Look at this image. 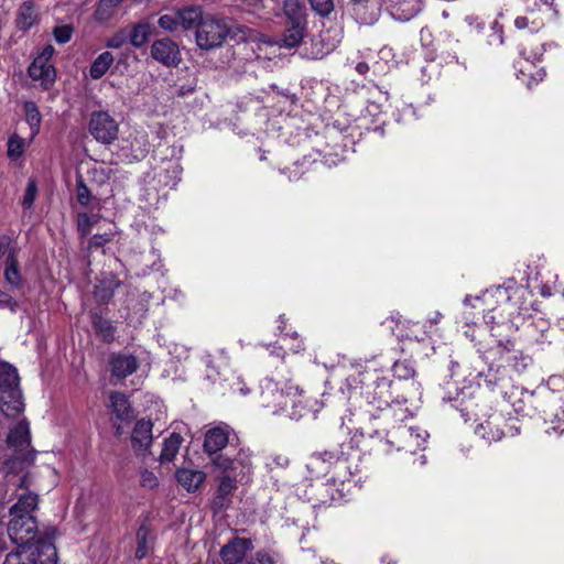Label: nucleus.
Returning a JSON list of instances; mask_svg holds the SVG:
<instances>
[{
  "instance_id": "obj_1",
  "label": "nucleus",
  "mask_w": 564,
  "mask_h": 564,
  "mask_svg": "<svg viewBox=\"0 0 564 564\" xmlns=\"http://www.w3.org/2000/svg\"><path fill=\"white\" fill-rule=\"evenodd\" d=\"M7 443L12 451L11 456L2 465L7 491H11L18 501L9 509L10 521L8 534L18 545L37 544L47 539L34 541L37 522L33 516L39 503V497L30 491V475L28 468L34 463L35 451L31 447L30 424L23 419L10 429Z\"/></svg>"
},
{
  "instance_id": "obj_2",
  "label": "nucleus",
  "mask_w": 564,
  "mask_h": 564,
  "mask_svg": "<svg viewBox=\"0 0 564 564\" xmlns=\"http://www.w3.org/2000/svg\"><path fill=\"white\" fill-rule=\"evenodd\" d=\"M212 462L217 469L226 473L220 478L217 492L213 499V509L220 511L231 503L238 478L242 480L251 473V455L248 451L241 449L234 459L226 455H217L213 457Z\"/></svg>"
},
{
  "instance_id": "obj_3",
  "label": "nucleus",
  "mask_w": 564,
  "mask_h": 564,
  "mask_svg": "<svg viewBox=\"0 0 564 564\" xmlns=\"http://www.w3.org/2000/svg\"><path fill=\"white\" fill-rule=\"evenodd\" d=\"M182 21L184 30H195V41L200 50L210 51L223 46L229 34V26L224 19L199 8H186Z\"/></svg>"
},
{
  "instance_id": "obj_4",
  "label": "nucleus",
  "mask_w": 564,
  "mask_h": 564,
  "mask_svg": "<svg viewBox=\"0 0 564 564\" xmlns=\"http://www.w3.org/2000/svg\"><path fill=\"white\" fill-rule=\"evenodd\" d=\"M0 410L6 416H15L24 410L19 375L10 364H0Z\"/></svg>"
},
{
  "instance_id": "obj_5",
  "label": "nucleus",
  "mask_w": 564,
  "mask_h": 564,
  "mask_svg": "<svg viewBox=\"0 0 564 564\" xmlns=\"http://www.w3.org/2000/svg\"><path fill=\"white\" fill-rule=\"evenodd\" d=\"M306 35V10L303 0H284V48L302 45Z\"/></svg>"
},
{
  "instance_id": "obj_6",
  "label": "nucleus",
  "mask_w": 564,
  "mask_h": 564,
  "mask_svg": "<svg viewBox=\"0 0 564 564\" xmlns=\"http://www.w3.org/2000/svg\"><path fill=\"white\" fill-rule=\"evenodd\" d=\"M3 564H57V551L52 541L18 545L7 554Z\"/></svg>"
},
{
  "instance_id": "obj_7",
  "label": "nucleus",
  "mask_w": 564,
  "mask_h": 564,
  "mask_svg": "<svg viewBox=\"0 0 564 564\" xmlns=\"http://www.w3.org/2000/svg\"><path fill=\"white\" fill-rule=\"evenodd\" d=\"M89 132L96 141L102 144L113 143L119 133L118 121L107 111H95L90 116Z\"/></svg>"
},
{
  "instance_id": "obj_8",
  "label": "nucleus",
  "mask_w": 564,
  "mask_h": 564,
  "mask_svg": "<svg viewBox=\"0 0 564 564\" xmlns=\"http://www.w3.org/2000/svg\"><path fill=\"white\" fill-rule=\"evenodd\" d=\"M151 56L166 67H175L181 61L178 45L171 39H160L151 45Z\"/></svg>"
},
{
  "instance_id": "obj_9",
  "label": "nucleus",
  "mask_w": 564,
  "mask_h": 564,
  "mask_svg": "<svg viewBox=\"0 0 564 564\" xmlns=\"http://www.w3.org/2000/svg\"><path fill=\"white\" fill-rule=\"evenodd\" d=\"M111 377L122 380L135 372L139 368V360L131 354H112L109 357Z\"/></svg>"
},
{
  "instance_id": "obj_10",
  "label": "nucleus",
  "mask_w": 564,
  "mask_h": 564,
  "mask_svg": "<svg viewBox=\"0 0 564 564\" xmlns=\"http://www.w3.org/2000/svg\"><path fill=\"white\" fill-rule=\"evenodd\" d=\"M251 547V540L235 538L220 549L219 554L225 564H238Z\"/></svg>"
},
{
  "instance_id": "obj_11",
  "label": "nucleus",
  "mask_w": 564,
  "mask_h": 564,
  "mask_svg": "<svg viewBox=\"0 0 564 564\" xmlns=\"http://www.w3.org/2000/svg\"><path fill=\"white\" fill-rule=\"evenodd\" d=\"M398 451H405L414 454L417 449H423L426 443L425 436L421 435L419 430L400 426L397 430Z\"/></svg>"
},
{
  "instance_id": "obj_12",
  "label": "nucleus",
  "mask_w": 564,
  "mask_h": 564,
  "mask_svg": "<svg viewBox=\"0 0 564 564\" xmlns=\"http://www.w3.org/2000/svg\"><path fill=\"white\" fill-rule=\"evenodd\" d=\"M120 280L113 273H101L94 286V299L99 304H107L112 299L115 291L120 286Z\"/></svg>"
},
{
  "instance_id": "obj_13",
  "label": "nucleus",
  "mask_w": 564,
  "mask_h": 564,
  "mask_svg": "<svg viewBox=\"0 0 564 564\" xmlns=\"http://www.w3.org/2000/svg\"><path fill=\"white\" fill-rule=\"evenodd\" d=\"M229 426L221 425L209 429L205 434L204 449L208 455L216 457L219 451L229 443Z\"/></svg>"
},
{
  "instance_id": "obj_14",
  "label": "nucleus",
  "mask_w": 564,
  "mask_h": 564,
  "mask_svg": "<svg viewBox=\"0 0 564 564\" xmlns=\"http://www.w3.org/2000/svg\"><path fill=\"white\" fill-rule=\"evenodd\" d=\"M29 76L39 82L45 90L50 89L56 80V70L51 63H44L41 59H33L28 69Z\"/></svg>"
},
{
  "instance_id": "obj_15",
  "label": "nucleus",
  "mask_w": 564,
  "mask_h": 564,
  "mask_svg": "<svg viewBox=\"0 0 564 564\" xmlns=\"http://www.w3.org/2000/svg\"><path fill=\"white\" fill-rule=\"evenodd\" d=\"M132 447L138 452H145L152 443V423L140 420L135 423L131 435Z\"/></svg>"
},
{
  "instance_id": "obj_16",
  "label": "nucleus",
  "mask_w": 564,
  "mask_h": 564,
  "mask_svg": "<svg viewBox=\"0 0 564 564\" xmlns=\"http://www.w3.org/2000/svg\"><path fill=\"white\" fill-rule=\"evenodd\" d=\"M176 479L183 488L193 492L205 481L206 475L202 470L181 468L176 471Z\"/></svg>"
},
{
  "instance_id": "obj_17",
  "label": "nucleus",
  "mask_w": 564,
  "mask_h": 564,
  "mask_svg": "<svg viewBox=\"0 0 564 564\" xmlns=\"http://www.w3.org/2000/svg\"><path fill=\"white\" fill-rule=\"evenodd\" d=\"M261 390L262 405L273 408V413L276 414L279 412L276 406L282 398V391L279 389L278 382L267 378L261 382Z\"/></svg>"
},
{
  "instance_id": "obj_18",
  "label": "nucleus",
  "mask_w": 564,
  "mask_h": 564,
  "mask_svg": "<svg viewBox=\"0 0 564 564\" xmlns=\"http://www.w3.org/2000/svg\"><path fill=\"white\" fill-rule=\"evenodd\" d=\"M109 399L112 412L119 420L130 421L134 417L133 409L124 393L117 391L111 392Z\"/></svg>"
},
{
  "instance_id": "obj_19",
  "label": "nucleus",
  "mask_w": 564,
  "mask_h": 564,
  "mask_svg": "<svg viewBox=\"0 0 564 564\" xmlns=\"http://www.w3.org/2000/svg\"><path fill=\"white\" fill-rule=\"evenodd\" d=\"M37 21V13L35 11V6L31 1H24L19 10L15 20L17 28L19 30L26 31L31 29Z\"/></svg>"
},
{
  "instance_id": "obj_20",
  "label": "nucleus",
  "mask_w": 564,
  "mask_h": 564,
  "mask_svg": "<svg viewBox=\"0 0 564 564\" xmlns=\"http://www.w3.org/2000/svg\"><path fill=\"white\" fill-rule=\"evenodd\" d=\"M23 111L25 122L29 124L31 141L40 133L41 123H42V115L39 110V107L34 101H25L23 104Z\"/></svg>"
},
{
  "instance_id": "obj_21",
  "label": "nucleus",
  "mask_w": 564,
  "mask_h": 564,
  "mask_svg": "<svg viewBox=\"0 0 564 564\" xmlns=\"http://www.w3.org/2000/svg\"><path fill=\"white\" fill-rule=\"evenodd\" d=\"M182 442L183 437L177 433H172L167 438H165L160 455L161 463L172 462L176 457Z\"/></svg>"
},
{
  "instance_id": "obj_22",
  "label": "nucleus",
  "mask_w": 564,
  "mask_h": 564,
  "mask_svg": "<svg viewBox=\"0 0 564 564\" xmlns=\"http://www.w3.org/2000/svg\"><path fill=\"white\" fill-rule=\"evenodd\" d=\"M113 61V55L108 51L99 54L90 65V77L93 79L101 78L108 72Z\"/></svg>"
},
{
  "instance_id": "obj_23",
  "label": "nucleus",
  "mask_w": 564,
  "mask_h": 564,
  "mask_svg": "<svg viewBox=\"0 0 564 564\" xmlns=\"http://www.w3.org/2000/svg\"><path fill=\"white\" fill-rule=\"evenodd\" d=\"M32 142L33 141H31V137L26 140L15 132L12 133L8 139V158L11 160L20 159L24 154L26 148L30 147Z\"/></svg>"
},
{
  "instance_id": "obj_24",
  "label": "nucleus",
  "mask_w": 564,
  "mask_h": 564,
  "mask_svg": "<svg viewBox=\"0 0 564 564\" xmlns=\"http://www.w3.org/2000/svg\"><path fill=\"white\" fill-rule=\"evenodd\" d=\"M123 0H100L95 11L96 20L106 22L113 18L120 11V4Z\"/></svg>"
},
{
  "instance_id": "obj_25",
  "label": "nucleus",
  "mask_w": 564,
  "mask_h": 564,
  "mask_svg": "<svg viewBox=\"0 0 564 564\" xmlns=\"http://www.w3.org/2000/svg\"><path fill=\"white\" fill-rule=\"evenodd\" d=\"M6 281L12 286L17 288L22 283V275L19 270L18 260L14 250H10L6 261L4 268Z\"/></svg>"
},
{
  "instance_id": "obj_26",
  "label": "nucleus",
  "mask_w": 564,
  "mask_h": 564,
  "mask_svg": "<svg viewBox=\"0 0 564 564\" xmlns=\"http://www.w3.org/2000/svg\"><path fill=\"white\" fill-rule=\"evenodd\" d=\"M93 326L97 334L101 336L105 341L109 343L113 340L116 329L110 321L104 318L98 314H95L93 316Z\"/></svg>"
},
{
  "instance_id": "obj_27",
  "label": "nucleus",
  "mask_w": 564,
  "mask_h": 564,
  "mask_svg": "<svg viewBox=\"0 0 564 564\" xmlns=\"http://www.w3.org/2000/svg\"><path fill=\"white\" fill-rule=\"evenodd\" d=\"M151 538V531L145 525L142 524L137 532V550L135 557L138 560L144 558L149 553V540Z\"/></svg>"
},
{
  "instance_id": "obj_28",
  "label": "nucleus",
  "mask_w": 564,
  "mask_h": 564,
  "mask_svg": "<svg viewBox=\"0 0 564 564\" xmlns=\"http://www.w3.org/2000/svg\"><path fill=\"white\" fill-rule=\"evenodd\" d=\"M151 25L148 23H140L133 26L130 33V43L135 47L144 45L151 35Z\"/></svg>"
},
{
  "instance_id": "obj_29",
  "label": "nucleus",
  "mask_w": 564,
  "mask_h": 564,
  "mask_svg": "<svg viewBox=\"0 0 564 564\" xmlns=\"http://www.w3.org/2000/svg\"><path fill=\"white\" fill-rule=\"evenodd\" d=\"M186 11V9L178 10L173 14H164L159 18V25L163 30L174 32L178 26L183 28L182 14Z\"/></svg>"
},
{
  "instance_id": "obj_30",
  "label": "nucleus",
  "mask_w": 564,
  "mask_h": 564,
  "mask_svg": "<svg viewBox=\"0 0 564 564\" xmlns=\"http://www.w3.org/2000/svg\"><path fill=\"white\" fill-rule=\"evenodd\" d=\"M311 8L321 17H327L334 10V0H308Z\"/></svg>"
},
{
  "instance_id": "obj_31",
  "label": "nucleus",
  "mask_w": 564,
  "mask_h": 564,
  "mask_svg": "<svg viewBox=\"0 0 564 564\" xmlns=\"http://www.w3.org/2000/svg\"><path fill=\"white\" fill-rule=\"evenodd\" d=\"M139 475H140V480H139L140 485L143 488L153 489L159 486V479L153 471L143 468L139 471Z\"/></svg>"
},
{
  "instance_id": "obj_32",
  "label": "nucleus",
  "mask_w": 564,
  "mask_h": 564,
  "mask_svg": "<svg viewBox=\"0 0 564 564\" xmlns=\"http://www.w3.org/2000/svg\"><path fill=\"white\" fill-rule=\"evenodd\" d=\"M93 225L94 221L88 214H78L77 229L83 237L87 236L91 231Z\"/></svg>"
},
{
  "instance_id": "obj_33",
  "label": "nucleus",
  "mask_w": 564,
  "mask_h": 564,
  "mask_svg": "<svg viewBox=\"0 0 564 564\" xmlns=\"http://www.w3.org/2000/svg\"><path fill=\"white\" fill-rule=\"evenodd\" d=\"M91 193L83 180L77 181V200L83 206H88L91 200Z\"/></svg>"
},
{
  "instance_id": "obj_34",
  "label": "nucleus",
  "mask_w": 564,
  "mask_h": 564,
  "mask_svg": "<svg viewBox=\"0 0 564 564\" xmlns=\"http://www.w3.org/2000/svg\"><path fill=\"white\" fill-rule=\"evenodd\" d=\"M54 39L57 43L64 44L72 39L73 29L69 25H61L54 29Z\"/></svg>"
},
{
  "instance_id": "obj_35",
  "label": "nucleus",
  "mask_w": 564,
  "mask_h": 564,
  "mask_svg": "<svg viewBox=\"0 0 564 564\" xmlns=\"http://www.w3.org/2000/svg\"><path fill=\"white\" fill-rule=\"evenodd\" d=\"M36 193H37V187H36L35 182L30 181L28 183L25 194L23 197V202H22L24 207L30 208L33 205L35 197H36Z\"/></svg>"
},
{
  "instance_id": "obj_36",
  "label": "nucleus",
  "mask_w": 564,
  "mask_h": 564,
  "mask_svg": "<svg viewBox=\"0 0 564 564\" xmlns=\"http://www.w3.org/2000/svg\"><path fill=\"white\" fill-rule=\"evenodd\" d=\"M112 235L109 232L96 234L89 240V248H99L110 242Z\"/></svg>"
},
{
  "instance_id": "obj_37",
  "label": "nucleus",
  "mask_w": 564,
  "mask_h": 564,
  "mask_svg": "<svg viewBox=\"0 0 564 564\" xmlns=\"http://www.w3.org/2000/svg\"><path fill=\"white\" fill-rule=\"evenodd\" d=\"M243 564H273V561L269 554L258 552L252 556L246 557Z\"/></svg>"
},
{
  "instance_id": "obj_38",
  "label": "nucleus",
  "mask_w": 564,
  "mask_h": 564,
  "mask_svg": "<svg viewBox=\"0 0 564 564\" xmlns=\"http://www.w3.org/2000/svg\"><path fill=\"white\" fill-rule=\"evenodd\" d=\"M124 43L126 35L123 33H117L107 40L106 45L110 48H120Z\"/></svg>"
},
{
  "instance_id": "obj_39",
  "label": "nucleus",
  "mask_w": 564,
  "mask_h": 564,
  "mask_svg": "<svg viewBox=\"0 0 564 564\" xmlns=\"http://www.w3.org/2000/svg\"><path fill=\"white\" fill-rule=\"evenodd\" d=\"M322 460L332 464L335 460V455L332 452L317 453L312 456V464Z\"/></svg>"
},
{
  "instance_id": "obj_40",
  "label": "nucleus",
  "mask_w": 564,
  "mask_h": 564,
  "mask_svg": "<svg viewBox=\"0 0 564 564\" xmlns=\"http://www.w3.org/2000/svg\"><path fill=\"white\" fill-rule=\"evenodd\" d=\"M55 50L52 45H47L43 48L41 54L36 56L34 59H41L44 63H50V59L52 58Z\"/></svg>"
},
{
  "instance_id": "obj_41",
  "label": "nucleus",
  "mask_w": 564,
  "mask_h": 564,
  "mask_svg": "<svg viewBox=\"0 0 564 564\" xmlns=\"http://www.w3.org/2000/svg\"><path fill=\"white\" fill-rule=\"evenodd\" d=\"M498 348H499L500 354L511 352V351H513L514 344L510 339H507L506 341L499 340Z\"/></svg>"
},
{
  "instance_id": "obj_42",
  "label": "nucleus",
  "mask_w": 564,
  "mask_h": 564,
  "mask_svg": "<svg viewBox=\"0 0 564 564\" xmlns=\"http://www.w3.org/2000/svg\"><path fill=\"white\" fill-rule=\"evenodd\" d=\"M356 72L365 76L369 72V65L366 62H359L356 65Z\"/></svg>"
},
{
  "instance_id": "obj_43",
  "label": "nucleus",
  "mask_w": 564,
  "mask_h": 564,
  "mask_svg": "<svg viewBox=\"0 0 564 564\" xmlns=\"http://www.w3.org/2000/svg\"><path fill=\"white\" fill-rule=\"evenodd\" d=\"M514 25L518 29H524L528 26V19L525 17H518L514 21Z\"/></svg>"
},
{
  "instance_id": "obj_44",
  "label": "nucleus",
  "mask_w": 564,
  "mask_h": 564,
  "mask_svg": "<svg viewBox=\"0 0 564 564\" xmlns=\"http://www.w3.org/2000/svg\"><path fill=\"white\" fill-rule=\"evenodd\" d=\"M10 242L7 239L0 240V258L9 251Z\"/></svg>"
},
{
  "instance_id": "obj_45",
  "label": "nucleus",
  "mask_w": 564,
  "mask_h": 564,
  "mask_svg": "<svg viewBox=\"0 0 564 564\" xmlns=\"http://www.w3.org/2000/svg\"><path fill=\"white\" fill-rule=\"evenodd\" d=\"M8 547V544H7V539L6 536H0V554L6 551Z\"/></svg>"
},
{
  "instance_id": "obj_46",
  "label": "nucleus",
  "mask_w": 564,
  "mask_h": 564,
  "mask_svg": "<svg viewBox=\"0 0 564 564\" xmlns=\"http://www.w3.org/2000/svg\"><path fill=\"white\" fill-rule=\"evenodd\" d=\"M248 7H256L261 0H241Z\"/></svg>"
},
{
  "instance_id": "obj_47",
  "label": "nucleus",
  "mask_w": 564,
  "mask_h": 564,
  "mask_svg": "<svg viewBox=\"0 0 564 564\" xmlns=\"http://www.w3.org/2000/svg\"><path fill=\"white\" fill-rule=\"evenodd\" d=\"M171 167H172V172H173L175 175H178V174L181 173V169H180L178 164L173 163V164L171 165Z\"/></svg>"
},
{
  "instance_id": "obj_48",
  "label": "nucleus",
  "mask_w": 564,
  "mask_h": 564,
  "mask_svg": "<svg viewBox=\"0 0 564 564\" xmlns=\"http://www.w3.org/2000/svg\"><path fill=\"white\" fill-rule=\"evenodd\" d=\"M484 429H485V426H484L482 424H481V425H479V426H477V429H476V433H477V434H480L481 436H484V437H485V435L481 433V431H482Z\"/></svg>"
},
{
  "instance_id": "obj_49",
  "label": "nucleus",
  "mask_w": 564,
  "mask_h": 564,
  "mask_svg": "<svg viewBox=\"0 0 564 564\" xmlns=\"http://www.w3.org/2000/svg\"><path fill=\"white\" fill-rule=\"evenodd\" d=\"M356 6H361L366 0H352Z\"/></svg>"
},
{
  "instance_id": "obj_50",
  "label": "nucleus",
  "mask_w": 564,
  "mask_h": 564,
  "mask_svg": "<svg viewBox=\"0 0 564 564\" xmlns=\"http://www.w3.org/2000/svg\"><path fill=\"white\" fill-rule=\"evenodd\" d=\"M357 10H360V7H359V6H357V8H354V11H356V12H357Z\"/></svg>"
},
{
  "instance_id": "obj_51",
  "label": "nucleus",
  "mask_w": 564,
  "mask_h": 564,
  "mask_svg": "<svg viewBox=\"0 0 564 564\" xmlns=\"http://www.w3.org/2000/svg\"><path fill=\"white\" fill-rule=\"evenodd\" d=\"M357 10H360V7H359V6H357V8H354V11H356V12H357Z\"/></svg>"
}]
</instances>
